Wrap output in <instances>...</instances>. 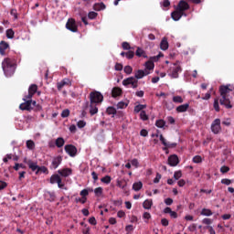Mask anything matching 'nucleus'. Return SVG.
<instances>
[{
	"label": "nucleus",
	"mask_w": 234,
	"mask_h": 234,
	"mask_svg": "<svg viewBox=\"0 0 234 234\" xmlns=\"http://www.w3.org/2000/svg\"><path fill=\"white\" fill-rule=\"evenodd\" d=\"M186 10H189V4L184 0H181L176 7V10L171 14L172 19H174V21H180L182 16L187 17V15L184 13Z\"/></svg>",
	"instance_id": "obj_1"
},
{
	"label": "nucleus",
	"mask_w": 234,
	"mask_h": 234,
	"mask_svg": "<svg viewBox=\"0 0 234 234\" xmlns=\"http://www.w3.org/2000/svg\"><path fill=\"white\" fill-rule=\"evenodd\" d=\"M2 69L6 78L14 76L16 72V60L11 58H5L2 62Z\"/></svg>",
	"instance_id": "obj_2"
},
{
	"label": "nucleus",
	"mask_w": 234,
	"mask_h": 234,
	"mask_svg": "<svg viewBox=\"0 0 234 234\" xmlns=\"http://www.w3.org/2000/svg\"><path fill=\"white\" fill-rule=\"evenodd\" d=\"M231 89H229V87L228 86H221L219 88V92H220V96L221 98L219 99V103L220 105H224L225 107H227V109H231V101H229V92H230Z\"/></svg>",
	"instance_id": "obj_3"
},
{
	"label": "nucleus",
	"mask_w": 234,
	"mask_h": 234,
	"mask_svg": "<svg viewBox=\"0 0 234 234\" xmlns=\"http://www.w3.org/2000/svg\"><path fill=\"white\" fill-rule=\"evenodd\" d=\"M160 58H164V54L159 53L157 56L151 57L144 64V71L151 72V70H154V62L158 61Z\"/></svg>",
	"instance_id": "obj_4"
},
{
	"label": "nucleus",
	"mask_w": 234,
	"mask_h": 234,
	"mask_svg": "<svg viewBox=\"0 0 234 234\" xmlns=\"http://www.w3.org/2000/svg\"><path fill=\"white\" fill-rule=\"evenodd\" d=\"M24 101V103H21L19 105V109L21 111H31V109H34V107H36V101H32L25 97Z\"/></svg>",
	"instance_id": "obj_5"
},
{
	"label": "nucleus",
	"mask_w": 234,
	"mask_h": 234,
	"mask_svg": "<svg viewBox=\"0 0 234 234\" xmlns=\"http://www.w3.org/2000/svg\"><path fill=\"white\" fill-rule=\"evenodd\" d=\"M90 103H101L103 95L100 91H93L90 94Z\"/></svg>",
	"instance_id": "obj_6"
},
{
	"label": "nucleus",
	"mask_w": 234,
	"mask_h": 234,
	"mask_svg": "<svg viewBox=\"0 0 234 234\" xmlns=\"http://www.w3.org/2000/svg\"><path fill=\"white\" fill-rule=\"evenodd\" d=\"M122 85H124V87L131 85L133 89H136V87H138V80L134 77H129L122 80Z\"/></svg>",
	"instance_id": "obj_7"
},
{
	"label": "nucleus",
	"mask_w": 234,
	"mask_h": 234,
	"mask_svg": "<svg viewBox=\"0 0 234 234\" xmlns=\"http://www.w3.org/2000/svg\"><path fill=\"white\" fill-rule=\"evenodd\" d=\"M178 72H182V68L178 63L173 64L169 69V76H171V78H178Z\"/></svg>",
	"instance_id": "obj_8"
},
{
	"label": "nucleus",
	"mask_w": 234,
	"mask_h": 234,
	"mask_svg": "<svg viewBox=\"0 0 234 234\" xmlns=\"http://www.w3.org/2000/svg\"><path fill=\"white\" fill-rule=\"evenodd\" d=\"M211 131L214 134H218L222 128L220 127V119H216L211 124Z\"/></svg>",
	"instance_id": "obj_9"
},
{
	"label": "nucleus",
	"mask_w": 234,
	"mask_h": 234,
	"mask_svg": "<svg viewBox=\"0 0 234 234\" xmlns=\"http://www.w3.org/2000/svg\"><path fill=\"white\" fill-rule=\"evenodd\" d=\"M66 28L68 30H70V32H78V26L76 25V20L72 18L69 19L66 24Z\"/></svg>",
	"instance_id": "obj_10"
},
{
	"label": "nucleus",
	"mask_w": 234,
	"mask_h": 234,
	"mask_svg": "<svg viewBox=\"0 0 234 234\" xmlns=\"http://www.w3.org/2000/svg\"><path fill=\"white\" fill-rule=\"evenodd\" d=\"M149 74H151V71H145V69H138L137 71H135V75L133 78L138 80L145 78V76H149Z\"/></svg>",
	"instance_id": "obj_11"
},
{
	"label": "nucleus",
	"mask_w": 234,
	"mask_h": 234,
	"mask_svg": "<svg viewBox=\"0 0 234 234\" xmlns=\"http://www.w3.org/2000/svg\"><path fill=\"white\" fill-rule=\"evenodd\" d=\"M65 151L69 156H76V153H78V149L72 144H67L65 146Z\"/></svg>",
	"instance_id": "obj_12"
},
{
	"label": "nucleus",
	"mask_w": 234,
	"mask_h": 234,
	"mask_svg": "<svg viewBox=\"0 0 234 234\" xmlns=\"http://www.w3.org/2000/svg\"><path fill=\"white\" fill-rule=\"evenodd\" d=\"M25 163L27 164L29 169L33 170V171H37V173H39V166L37 165V163L32 161V160H25Z\"/></svg>",
	"instance_id": "obj_13"
},
{
	"label": "nucleus",
	"mask_w": 234,
	"mask_h": 234,
	"mask_svg": "<svg viewBox=\"0 0 234 234\" xmlns=\"http://www.w3.org/2000/svg\"><path fill=\"white\" fill-rule=\"evenodd\" d=\"M37 92V86L36 84H32L29 87L28 94L26 96L27 100H32V96Z\"/></svg>",
	"instance_id": "obj_14"
},
{
	"label": "nucleus",
	"mask_w": 234,
	"mask_h": 234,
	"mask_svg": "<svg viewBox=\"0 0 234 234\" xmlns=\"http://www.w3.org/2000/svg\"><path fill=\"white\" fill-rule=\"evenodd\" d=\"M62 161H63V158L61 156L54 157L51 164L52 169H58V167H59V165L61 164Z\"/></svg>",
	"instance_id": "obj_15"
},
{
	"label": "nucleus",
	"mask_w": 234,
	"mask_h": 234,
	"mask_svg": "<svg viewBox=\"0 0 234 234\" xmlns=\"http://www.w3.org/2000/svg\"><path fill=\"white\" fill-rule=\"evenodd\" d=\"M178 156L173 154L168 157V164L172 167H176V165H178Z\"/></svg>",
	"instance_id": "obj_16"
},
{
	"label": "nucleus",
	"mask_w": 234,
	"mask_h": 234,
	"mask_svg": "<svg viewBox=\"0 0 234 234\" xmlns=\"http://www.w3.org/2000/svg\"><path fill=\"white\" fill-rule=\"evenodd\" d=\"M159 140L162 142V144H163V145H165V147H168V148L176 147V144L167 143V141L165 140V138H164V135H162V134L159 135Z\"/></svg>",
	"instance_id": "obj_17"
},
{
	"label": "nucleus",
	"mask_w": 234,
	"mask_h": 234,
	"mask_svg": "<svg viewBox=\"0 0 234 234\" xmlns=\"http://www.w3.org/2000/svg\"><path fill=\"white\" fill-rule=\"evenodd\" d=\"M58 173L61 176H64L65 178H67V176H70V175H72V169H70V168H64L62 170H58Z\"/></svg>",
	"instance_id": "obj_18"
},
{
	"label": "nucleus",
	"mask_w": 234,
	"mask_h": 234,
	"mask_svg": "<svg viewBox=\"0 0 234 234\" xmlns=\"http://www.w3.org/2000/svg\"><path fill=\"white\" fill-rule=\"evenodd\" d=\"M161 50H167L169 48V42H167V38L164 37L160 43Z\"/></svg>",
	"instance_id": "obj_19"
},
{
	"label": "nucleus",
	"mask_w": 234,
	"mask_h": 234,
	"mask_svg": "<svg viewBox=\"0 0 234 234\" xmlns=\"http://www.w3.org/2000/svg\"><path fill=\"white\" fill-rule=\"evenodd\" d=\"M65 85H70V80L69 79H64L63 80H61L60 82L58 83V90H61Z\"/></svg>",
	"instance_id": "obj_20"
},
{
	"label": "nucleus",
	"mask_w": 234,
	"mask_h": 234,
	"mask_svg": "<svg viewBox=\"0 0 234 234\" xmlns=\"http://www.w3.org/2000/svg\"><path fill=\"white\" fill-rule=\"evenodd\" d=\"M117 186L120 187V189H122V191H127V181L125 180H117Z\"/></svg>",
	"instance_id": "obj_21"
},
{
	"label": "nucleus",
	"mask_w": 234,
	"mask_h": 234,
	"mask_svg": "<svg viewBox=\"0 0 234 234\" xmlns=\"http://www.w3.org/2000/svg\"><path fill=\"white\" fill-rule=\"evenodd\" d=\"M112 98H118V96H122V89L115 87L112 90Z\"/></svg>",
	"instance_id": "obj_22"
},
{
	"label": "nucleus",
	"mask_w": 234,
	"mask_h": 234,
	"mask_svg": "<svg viewBox=\"0 0 234 234\" xmlns=\"http://www.w3.org/2000/svg\"><path fill=\"white\" fill-rule=\"evenodd\" d=\"M187 109H189V103H185L183 105H179L176 108L177 112H186Z\"/></svg>",
	"instance_id": "obj_23"
},
{
	"label": "nucleus",
	"mask_w": 234,
	"mask_h": 234,
	"mask_svg": "<svg viewBox=\"0 0 234 234\" xmlns=\"http://www.w3.org/2000/svg\"><path fill=\"white\" fill-rule=\"evenodd\" d=\"M143 207L144 209H151V207H153V199L144 200Z\"/></svg>",
	"instance_id": "obj_24"
},
{
	"label": "nucleus",
	"mask_w": 234,
	"mask_h": 234,
	"mask_svg": "<svg viewBox=\"0 0 234 234\" xmlns=\"http://www.w3.org/2000/svg\"><path fill=\"white\" fill-rule=\"evenodd\" d=\"M6 48H8V43L5 42V41H2L0 43V54L2 56H4L5 54V51L6 50Z\"/></svg>",
	"instance_id": "obj_25"
},
{
	"label": "nucleus",
	"mask_w": 234,
	"mask_h": 234,
	"mask_svg": "<svg viewBox=\"0 0 234 234\" xmlns=\"http://www.w3.org/2000/svg\"><path fill=\"white\" fill-rule=\"evenodd\" d=\"M135 54H136V56H138V58H147L145 51L144 49H142L141 48H137Z\"/></svg>",
	"instance_id": "obj_26"
},
{
	"label": "nucleus",
	"mask_w": 234,
	"mask_h": 234,
	"mask_svg": "<svg viewBox=\"0 0 234 234\" xmlns=\"http://www.w3.org/2000/svg\"><path fill=\"white\" fill-rule=\"evenodd\" d=\"M90 112L91 115H94V114L98 113V107H96V104L90 102Z\"/></svg>",
	"instance_id": "obj_27"
},
{
	"label": "nucleus",
	"mask_w": 234,
	"mask_h": 234,
	"mask_svg": "<svg viewBox=\"0 0 234 234\" xmlns=\"http://www.w3.org/2000/svg\"><path fill=\"white\" fill-rule=\"evenodd\" d=\"M144 186V185L142 184V182H135L133 185V191H140V189H142V187Z\"/></svg>",
	"instance_id": "obj_28"
},
{
	"label": "nucleus",
	"mask_w": 234,
	"mask_h": 234,
	"mask_svg": "<svg viewBox=\"0 0 234 234\" xmlns=\"http://www.w3.org/2000/svg\"><path fill=\"white\" fill-rule=\"evenodd\" d=\"M57 147H63L65 145V139L58 137L55 142Z\"/></svg>",
	"instance_id": "obj_29"
},
{
	"label": "nucleus",
	"mask_w": 234,
	"mask_h": 234,
	"mask_svg": "<svg viewBox=\"0 0 234 234\" xmlns=\"http://www.w3.org/2000/svg\"><path fill=\"white\" fill-rule=\"evenodd\" d=\"M60 179H61V177L58 175H54L50 178V183L51 184H58V182H59Z\"/></svg>",
	"instance_id": "obj_30"
},
{
	"label": "nucleus",
	"mask_w": 234,
	"mask_h": 234,
	"mask_svg": "<svg viewBox=\"0 0 234 234\" xmlns=\"http://www.w3.org/2000/svg\"><path fill=\"white\" fill-rule=\"evenodd\" d=\"M201 215H203L204 217H211V215H213V212H211L210 209L203 208L201 211Z\"/></svg>",
	"instance_id": "obj_31"
},
{
	"label": "nucleus",
	"mask_w": 234,
	"mask_h": 234,
	"mask_svg": "<svg viewBox=\"0 0 234 234\" xmlns=\"http://www.w3.org/2000/svg\"><path fill=\"white\" fill-rule=\"evenodd\" d=\"M174 103H184V99L181 96L173 97Z\"/></svg>",
	"instance_id": "obj_32"
},
{
	"label": "nucleus",
	"mask_w": 234,
	"mask_h": 234,
	"mask_svg": "<svg viewBox=\"0 0 234 234\" xmlns=\"http://www.w3.org/2000/svg\"><path fill=\"white\" fill-rule=\"evenodd\" d=\"M145 107H147V106L144 104H139L134 107V112H140V111H144V109H145Z\"/></svg>",
	"instance_id": "obj_33"
},
{
	"label": "nucleus",
	"mask_w": 234,
	"mask_h": 234,
	"mask_svg": "<svg viewBox=\"0 0 234 234\" xmlns=\"http://www.w3.org/2000/svg\"><path fill=\"white\" fill-rule=\"evenodd\" d=\"M94 193H95L96 197H101V195L103 193V188L99 186V187L94 189Z\"/></svg>",
	"instance_id": "obj_34"
},
{
	"label": "nucleus",
	"mask_w": 234,
	"mask_h": 234,
	"mask_svg": "<svg viewBox=\"0 0 234 234\" xmlns=\"http://www.w3.org/2000/svg\"><path fill=\"white\" fill-rule=\"evenodd\" d=\"M27 149H31V150L34 149V147H36L34 141H32V140L27 141Z\"/></svg>",
	"instance_id": "obj_35"
},
{
	"label": "nucleus",
	"mask_w": 234,
	"mask_h": 234,
	"mask_svg": "<svg viewBox=\"0 0 234 234\" xmlns=\"http://www.w3.org/2000/svg\"><path fill=\"white\" fill-rule=\"evenodd\" d=\"M14 30L12 29H7L6 30V37H8V39H14Z\"/></svg>",
	"instance_id": "obj_36"
},
{
	"label": "nucleus",
	"mask_w": 234,
	"mask_h": 234,
	"mask_svg": "<svg viewBox=\"0 0 234 234\" xmlns=\"http://www.w3.org/2000/svg\"><path fill=\"white\" fill-rule=\"evenodd\" d=\"M26 166L23 164L16 163L15 164L14 169L15 171H19V169H25Z\"/></svg>",
	"instance_id": "obj_37"
},
{
	"label": "nucleus",
	"mask_w": 234,
	"mask_h": 234,
	"mask_svg": "<svg viewBox=\"0 0 234 234\" xmlns=\"http://www.w3.org/2000/svg\"><path fill=\"white\" fill-rule=\"evenodd\" d=\"M95 10H105V5L104 4H97L94 5Z\"/></svg>",
	"instance_id": "obj_38"
},
{
	"label": "nucleus",
	"mask_w": 234,
	"mask_h": 234,
	"mask_svg": "<svg viewBox=\"0 0 234 234\" xmlns=\"http://www.w3.org/2000/svg\"><path fill=\"white\" fill-rule=\"evenodd\" d=\"M156 127L162 129L165 125V122L164 120H159L155 122Z\"/></svg>",
	"instance_id": "obj_39"
},
{
	"label": "nucleus",
	"mask_w": 234,
	"mask_h": 234,
	"mask_svg": "<svg viewBox=\"0 0 234 234\" xmlns=\"http://www.w3.org/2000/svg\"><path fill=\"white\" fill-rule=\"evenodd\" d=\"M175 180H180L182 178V171H176L174 174Z\"/></svg>",
	"instance_id": "obj_40"
},
{
	"label": "nucleus",
	"mask_w": 234,
	"mask_h": 234,
	"mask_svg": "<svg viewBox=\"0 0 234 234\" xmlns=\"http://www.w3.org/2000/svg\"><path fill=\"white\" fill-rule=\"evenodd\" d=\"M97 16H98V13L94 11H91L88 14L89 19H96Z\"/></svg>",
	"instance_id": "obj_41"
},
{
	"label": "nucleus",
	"mask_w": 234,
	"mask_h": 234,
	"mask_svg": "<svg viewBox=\"0 0 234 234\" xmlns=\"http://www.w3.org/2000/svg\"><path fill=\"white\" fill-rule=\"evenodd\" d=\"M125 74H133V67L125 66L123 69Z\"/></svg>",
	"instance_id": "obj_42"
},
{
	"label": "nucleus",
	"mask_w": 234,
	"mask_h": 234,
	"mask_svg": "<svg viewBox=\"0 0 234 234\" xmlns=\"http://www.w3.org/2000/svg\"><path fill=\"white\" fill-rule=\"evenodd\" d=\"M101 182H103V184H111V176H106L104 177H102L101 179Z\"/></svg>",
	"instance_id": "obj_43"
},
{
	"label": "nucleus",
	"mask_w": 234,
	"mask_h": 234,
	"mask_svg": "<svg viewBox=\"0 0 234 234\" xmlns=\"http://www.w3.org/2000/svg\"><path fill=\"white\" fill-rule=\"evenodd\" d=\"M140 116H141V120H144V122L149 119V117L147 116V113H145V111H142L140 113Z\"/></svg>",
	"instance_id": "obj_44"
},
{
	"label": "nucleus",
	"mask_w": 234,
	"mask_h": 234,
	"mask_svg": "<svg viewBox=\"0 0 234 234\" xmlns=\"http://www.w3.org/2000/svg\"><path fill=\"white\" fill-rule=\"evenodd\" d=\"M193 162L194 164H200L202 162V157L200 155H196L193 158Z\"/></svg>",
	"instance_id": "obj_45"
},
{
	"label": "nucleus",
	"mask_w": 234,
	"mask_h": 234,
	"mask_svg": "<svg viewBox=\"0 0 234 234\" xmlns=\"http://www.w3.org/2000/svg\"><path fill=\"white\" fill-rule=\"evenodd\" d=\"M143 218H144V222H148L151 218V214L149 212H144L143 215Z\"/></svg>",
	"instance_id": "obj_46"
},
{
	"label": "nucleus",
	"mask_w": 234,
	"mask_h": 234,
	"mask_svg": "<svg viewBox=\"0 0 234 234\" xmlns=\"http://www.w3.org/2000/svg\"><path fill=\"white\" fill-rule=\"evenodd\" d=\"M85 125H87V122H85V121H79L77 122V127H79V129H83V127H85Z\"/></svg>",
	"instance_id": "obj_47"
},
{
	"label": "nucleus",
	"mask_w": 234,
	"mask_h": 234,
	"mask_svg": "<svg viewBox=\"0 0 234 234\" xmlns=\"http://www.w3.org/2000/svg\"><path fill=\"white\" fill-rule=\"evenodd\" d=\"M107 112H108V114L114 115V114H116V109H114V107H108L107 108Z\"/></svg>",
	"instance_id": "obj_48"
},
{
	"label": "nucleus",
	"mask_w": 234,
	"mask_h": 234,
	"mask_svg": "<svg viewBox=\"0 0 234 234\" xmlns=\"http://www.w3.org/2000/svg\"><path fill=\"white\" fill-rule=\"evenodd\" d=\"M214 109H215V111H217V112H218V111H220V107L218 106V99L214 100Z\"/></svg>",
	"instance_id": "obj_49"
},
{
	"label": "nucleus",
	"mask_w": 234,
	"mask_h": 234,
	"mask_svg": "<svg viewBox=\"0 0 234 234\" xmlns=\"http://www.w3.org/2000/svg\"><path fill=\"white\" fill-rule=\"evenodd\" d=\"M127 107V102L121 101L117 104V109H125Z\"/></svg>",
	"instance_id": "obj_50"
},
{
	"label": "nucleus",
	"mask_w": 234,
	"mask_h": 234,
	"mask_svg": "<svg viewBox=\"0 0 234 234\" xmlns=\"http://www.w3.org/2000/svg\"><path fill=\"white\" fill-rule=\"evenodd\" d=\"M125 56L128 59H133L134 58V52L133 51H128V52H126Z\"/></svg>",
	"instance_id": "obj_51"
},
{
	"label": "nucleus",
	"mask_w": 234,
	"mask_h": 234,
	"mask_svg": "<svg viewBox=\"0 0 234 234\" xmlns=\"http://www.w3.org/2000/svg\"><path fill=\"white\" fill-rule=\"evenodd\" d=\"M69 114H70V111L66 109L62 112L61 116L62 118H69Z\"/></svg>",
	"instance_id": "obj_52"
},
{
	"label": "nucleus",
	"mask_w": 234,
	"mask_h": 234,
	"mask_svg": "<svg viewBox=\"0 0 234 234\" xmlns=\"http://www.w3.org/2000/svg\"><path fill=\"white\" fill-rule=\"evenodd\" d=\"M89 195V189H83L80 192V197H82L83 198H85V197H87Z\"/></svg>",
	"instance_id": "obj_53"
},
{
	"label": "nucleus",
	"mask_w": 234,
	"mask_h": 234,
	"mask_svg": "<svg viewBox=\"0 0 234 234\" xmlns=\"http://www.w3.org/2000/svg\"><path fill=\"white\" fill-rule=\"evenodd\" d=\"M223 125H226L227 127H229V125H231V120L230 119H225L222 122Z\"/></svg>",
	"instance_id": "obj_54"
},
{
	"label": "nucleus",
	"mask_w": 234,
	"mask_h": 234,
	"mask_svg": "<svg viewBox=\"0 0 234 234\" xmlns=\"http://www.w3.org/2000/svg\"><path fill=\"white\" fill-rule=\"evenodd\" d=\"M162 178V175L160 174H156L155 178L154 179V184H158V182H160V179Z\"/></svg>",
	"instance_id": "obj_55"
},
{
	"label": "nucleus",
	"mask_w": 234,
	"mask_h": 234,
	"mask_svg": "<svg viewBox=\"0 0 234 234\" xmlns=\"http://www.w3.org/2000/svg\"><path fill=\"white\" fill-rule=\"evenodd\" d=\"M131 164H132L133 167H138V165H139L138 159H133L131 161Z\"/></svg>",
	"instance_id": "obj_56"
},
{
	"label": "nucleus",
	"mask_w": 234,
	"mask_h": 234,
	"mask_svg": "<svg viewBox=\"0 0 234 234\" xmlns=\"http://www.w3.org/2000/svg\"><path fill=\"white\" fill-rule=\"evenodd\" d=\"M213 220L211 218H204L203 219V224H207V226H209V224H212Z\"/></svg>",
	"instance_id": "obj_57"
},
{
	"label": "nucleus",
	"mask_w": 234,
	"mask_h": 234,
	"mask_svg": "<svg viewBox=\"0 0 234 234\" xmlns=\"http://www.w3.org/2000/svg\"><path fill=\"white\" fill-rule=\"evenodd\" d=\"M126 231L131 232V231H134V227L133 225H127L125 228Z\"/></svg>",
	"instance_id": "obj_58"
},
{
	"label": "nucleus",
	"mask_w": 234,
	"mask_h": 234,
	"mask_svg": "<svg viewBox=\"0 0 234 234\" xmlns=\"http://www.w3.org/2000/svg\"><path fill=\"white\" fill-rule=\"evenodd\" d=\"M122 48L124 50H129V48H131V45H129V43H127V42H123L122 43Z\"/></svg>",
	"instance_id": "obj_59"
},
{
	"label": "nucleus",
	"mask_w": 234,
	"mask_h": 234,
	"mask_svg": "<svg viewBox=\"0 0 234 234\" xmlns=\"http://www.w3.org/2000/svg\"><path fill=\"white\" fill-rule=\"evenodd\" d=\"M165 204H166V206H171V204H173V198L168 197L165 199Z\"/></svg>",
	"instance_id": "obj_60"
},
{
	"label": "nucleus",
	"mask_w": 234,
	"mask_h": 234,
	"mask_svg": "<svg viewBox=\"0 0 234 234\" xmlns=\"http://www.w3.org/2000/svg\"><path fill=\"white\" fill-rule=\"evenodd\" d=\"M221 184H224L225 186H229L231 184V180L229 179H222Z\"/></svg>",
	"instance_id": "obj_61"
},
{
	"label": "nucleus",
	"mask_w": 234,
	"mask_h": 234,
	"mask_svg": "<svg viewBox=\"0 0 234 234\" xmlns=\"http://www.w3.org/2000/svg\"><path fill=\"white\" fill-rule=\"evenodd\" d=\"M170 5H171V2H169V0H164L163 6L165 8H167L168 6H170Z\"/></svg>",
	"instance_id": "obj_62"
},
{
	"label": "nucleus",
	"mask_w": 234,
	"mask_h": 234,
	"mask_svg": "<svg viewBox=\"0 0 234 234\" xmlns=\"http://www.w3.org/2000/svg\"><path fill=\"white\" fill-rule=\"evenodd\" d=\"M117 216L119 217V218H123V217H125V212L123 210H120L117 213Z\"/></svg>",
	"instance_id": "obj_63"
},
{
	"label": "nucleus",
	"mask_w": 234,
	"mask_h": 234,
	"mask_svg": "<svg viewBox=\"0 0 234 234\" xmlns=\"http://www.w3.org/2000/svg\"><path fill=\"white\" fill-rule=\"evenodd\" d=\"M115 70H123V66L120 63L115 65Z\"/></svg>",
	"instance_id": "obj_64"
}]
</instances>
